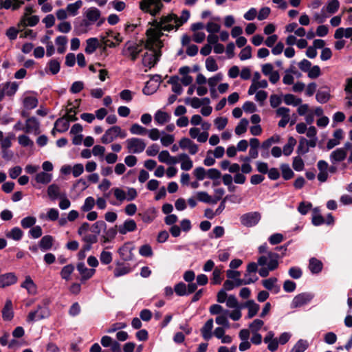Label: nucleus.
<instances>
[{
    "mask_svg": "<svg viewBox=\"0 0 352 352\" xmlns=\"http://www.w3.org/2000/svg\"><path fill=\"white\" fill-rule=\"evenodd\" d=\"M163 7L161 0H141L140 2V8L153 16L159 14Z\"/></svg>",
    "mask_w": 352,
    "mask_h": 352,
    "instance_id": "f257e3e1",
    "label": "nucleus"
},
{
    "mask_svg": "<svg viewBox=\"0 0 352 352\" xmlns=\"http://www.w3.org/2000/svg\"><path fill=\"white\" fill-rule=\"evenodd\" d=\"M126 136V133L122 131L120 126H113L105 131L104 134L101 138V142L107 144L113 142L117 137L124 138Z\"/></svg>",
    "mask_w": 352,
    "mask_h": 352,
    "instance_id": "f03ea898",
    "label": "nucleus"
},
{
    "mask_svg": "<svg viewBox=\"0 0 352 352\" xmlns=\"http://www.w3.org/2000/svg\"><path fill=\"white\" fill-rule=\"evenodd\" d=\"M140 45L135 43H133L131 41H128L124 45L122 54L125 56L130 57V59L133 62H135L142 52V49L139 48Z\"/></svg>",
    "mask_w": 352,
    "mask_h": 352,
    "instance_id": "7ed1b4c3",
    "label": "nucleus"
},
{
    "mask_svg": "<svg viewBox=\"0 0 352 352\" xmlns=\"http://www.w3.org/2000/svg\"><path fill=\"white\" fill-rule=\"evenodd\" d=\"M261 216L258 212H250L242 214L240 217L241 223L248 228L256 226L261 220Z\"/></svg>",
    "mask_w": 352,
    "mask_h": 352,
    "instance_id": "20e7f679",
    "label": "nucleus"
},
{
    "mask_svg": "<svg viewBox=\"0 0 352 352\" xmlns=\"http://www.w3.org/2000/svg\"><path fill=\"white\" fill-rule=\"evenodd\" d=\"M314 297V295L309 292H302L296 295L291 303L292 308L300 307L309 303Z\"/></svg>",
    "mask_w": 352,
    "mask_h": 352,
    "instance_id": "39448f33",
    "label": "nucleus"
},
{
    "mask_svg": "<svg viewBox=\"0 0 352 352\" xmlns=\"http://www.w3.org/2000/svg\"><path fill=\"white\" fill-rule=\"evenodd\" d=\"M127 148L133 153H140L144 151L146 144L142 139L132 138L126 140Z\"/></svg>",
    "mask_w": 352,
    "mask_h": 352,
    "instance_id": "423d86ee",
    "label": "nucleus"
},
{
    "mask_svg": "<svg viewBox=\"0 0 352 352\" xmlns=\"http://www.w3.org/2000/svg\"><path fill=\"white\" fill-rule=\"evenodd\" d=\"M135 246L131 242H126L122 247L118 249V254L123 261H130L133 260L134 255L133 250Z\"/></svg>",
    "mask_w": 352,
    "mask_h": 352,
    "instance_id": "0eeeda50",
    "label": "nucleus"
},
{
    "mask_svg": "<svg viewBox=\"0 0 352 352\" xmlns=\"http://www.w3.org/2000/svg\"><path fill=\"white\" fill-rule=\"evenodd\" d=\"M76 268L81 275L80 282L82 283L90 279L96 272V270L87 268L83 262L78 263Z\"/></svg>",
    "mask_w": 352,
    "mask_h": 352,
    "instance_id": "6e6552de",
    "label": "nucleus"
},
{
    "mask_svg": "<svg viewBox=\"0 0 352 352\" xmlns=\"http://www.w3.org/2000/svg\"><path fill=\"white\" fill-rule=\"evenodd\" d=\"M25 132L30 133L34 132L35 134L40 133V123L36 117L28 118L26 120Z\"/></svg>",
    "mask_w": 352,
    "mask_h": 352,
    "instance_id": "1a4fd4ad",
    "label": "nucleus"
},
{
    "mask_svg": "<svg viewBox=\"0 0 352 352\" xmlns=\"http://www.w3.org/2000/svg\"><path fill=\"white\" fill-rule=\"evenodd\" d=\"M17 277L14 273L8 272L0 275V288H4L15 284L17 282Z\"/></svg>",
    "mask_w": 352,
    "mask_h": 352,
    "instance_id": "9d476101",
    "label": "nucleus"
},
{
    "mask_svg": "<svg viewBox=\"0 0 352 352\" xmlns=\"http://www.w3.org/2000/svg\"><path fill=\"white\" fill-rule=\"evenodd\" d=\"M1 313L2 318L4 321H10L14 318L12 302L10 299L6 300Z\"/></svg>",
    "mask_w": 352,
    "mask_h": 352,
    "instance_id": "9b49d317",
    "label": "nucleus"
},
{
    "mask_svg": "<svg viewBox=\"0 0 352 352\" xmlns=\"http://www.w3.org/2000/svg\"><path fill=\"white\" fill-rule=\"evenodd\" d=\"M213 328V319L210 318L200 329L203 338L208 341L212 336V330Z\"/></svg>",
    "mask_w": 352,
    "mask_h": 352,
    "instance_id": "f8f14e48",
    "label": "nucleus"
},
{
    "mask_svg": "<svg viewBox=\"0 0 352 352\" xmlns=\"http://www.w3.org/2000/svg\"><path fill=\"white\" fill-rule=\"evenodd\" d=\"M137 229V225L133 219H126L123 225L118 227V231L122 234H126L129 232H133Z\"/></svg>",
    "mask_w": 352,
    "mask_h": 352,
    "instance_id": "ddd939ff",
    "label": "nucleus"
},
{
    "mask_svg": "<svg viewBox=\"0 0 352 352\" xmlns=\"http://www.w3.org/2000/svg\"><path fill=\"white\" fill-rule=\"evenodd\" d=\"M242 307H247L248 309V318H252L254 317L260 309L259 305L256 304L253 300L246 301Z\"/></svg>",
    "mask_w": 352,
    "mask_h": 352,
    "instance_id": "4468645a",
    "label": "nucleus"
},
{
    "mask_svg": "<svg viewBox=\"0 0 352 352\" xmlns=\"http://www.w3.org/2000/svg\"><path fill=\"white\" fill-rule=\"evenodd\" d=\"M346 151L342 148H339L331 153L330 159L332 163L339 162L343 161L346 157Z\"/></svg>",
    "mask_w": 352,
    "mask_h": 352,
    "instance_id": "2eb2a0df",
    "label": "nucleus"
},
{
    "mask_svg": "<svg viewBox=\"0 0 352 352\" xmlns=\"http://www.w3.org/2000/svg\"><path fill=\"white\" fill-rule=\"evenodd\" d=\"M54 238L51 235H45L39 241L38 246L43 252L50 250L53 246Z\"/></svg>",
    "mask_w": 352,
    "mask_h": 352,
    "instance_id": "dca6fc26",
    "label": "nucleus"
},
{
    "mask_svg": "<svg viewBox=\"0 0 352 352\" xmlns=\"http://www.w3.org/2000/svg\"><path fill=\"white\" fill-rule=\"evenodd\" d=\"M19 88V84L17 82H7L3 84V89L4 90L7 96L12 97L17 91Z\"/></svg>",
    "mask_w": 352,
    "mask_h": 352,
    "instance_id": "f3484780",
    "label": "nucleus"
},
{
    "mask_svg": "<svg viewBox=\"0 0 352 352\" xmlns=\"http://www.w3.org/2000/svg\"><path fill=\"white\" fill-rule=\"evenodd\" d=\"M323 267V264L321 261L316 258H311L309 259V269L312 274L320 273Z\"/></svg>",
    "mask_w": 352,
    "mask_h": 352,
    "instance_id": "a211bd4d",
    "label": "nucleus"
},
{
    "mask_svg": "<svg viewBox=\"0 0 352 352\" xmlns=\"http://www.w3.org/2000/svg\"><path fill=\"white\" fill-rule=\"evenodd\" d=\"M54 126L55 128H58L56 129V131L59 133H64L67 131L69 129V120H67L66 118H65V116H63V117L59 118L56 120Z\"/></svg>",
    "mask_w": 352,
    "mask_h": 352,
    "instance_id": "6ab92c4d",
    "label": "nucleus"
},
{
    "mask_svg": "<svg viewBox=\"0 0 352 352\" xmlns=\"http://www.w3.org/2000/svg\"><path fill=\"white\" fill-rule=\"evenodd\" d=\"M100 11L95 7L89 8L85 13L86 18L91 23L97 21L100 19Z\"/></svg>",
    "mask_w": 352,
    "mask_h": 352,
    "instance_id": "aec40b11",
    "label": "nucleus"
},
{
    "mask_svg": "<svg viewBox=\"0 0 352 352\" xmlns=\"http://www.w3.org/2000/svg\"><path fill=\"white\" fill-rule=\"evenodd\" d=\"M178 159L182 161L181 168L184 170H189L192 168V161L186 153H181L178 155Z\"/></svg>",
    "mask_w": 352,
    "mask_h": 352,
    "instance_id": "412c9836",
    "label": "nucleus"
},
{
    "mask_svg": "<svg viewBox=\"0 0 352 352\" xmlns=\"http://www.w3.org/2000/svg\"><path fill=\"white\" fill-rule=\"evenodd\" d=\"M87 46L85 52L87 54L94 53L96 50L99 47V41L97 38H89L86 41Z\"/></svg>",
    "mask_w": 352,
    "mask_h": 352,
    "instance_id": "4be33fe9",
    "label": "nucleus"
},
{
    "mask_svg": "<svg viewBox=\"0 0 352 352\" xmlns=\"http://www.w3.org/2000/svg\"><path fill=\"white\" fill-rule=\"evenodd\" d=\"M60 69V62L56 59L52 58L47 63V68H45V72L46 73L50 72L52 75H56L59 72Z\"/></svg>",
    "mask_w": 352,
    "mask_h": 352,
    "instance_id": "5701e85b",
    "label": "nucleus"
},
{
    "mask_svg": "<svg viewBox=\"0 0 352 352\" xmlns=\"http://www.w3.org/2000/svg\"><path fill=\"white\" fill-rule=\"evenodd\" d=\"M179 78L178 76H173L168 80V83L172 85V91L177 95L182 94L183 88L182 85L178 82Z\"/></svg>",
    "mask_w": 352,
    "mask_h": 352,
    "instance_id": "b1692460",
    "label": "nucleus"
},
{
    "mask_svg": "<svg viewBox=\"0 0 352 352\" xmlns=\"http://www.w3.org/2000/svg\"><path fill=\"white\" fill-rule=\"evenodd\" d=\"M324 88L326 89L327 91L318 90L316 95V100L321 104L327 102L331 98L329 87H324Z\"/></svg>",
    "mask_w": 352,
    "mask_h": 352,
    "instance_id": "393cba45",
    "label": "nucleus"
},
{
    "mask_svg": "<svg viewBox=\"0 0 352 352\" xmlns=\"http://www.w3.org/2000/svg\"><path fill=\"white\" fill-rule=\"evenodd\" d=\"M154 119L158 124L163 125L170 120V116L165 111L158 110L155 114Z\"/></svg>",
    "mask_w": 352,
    "mask_h": 352,
    "instance_id": "a878e982",
    "label": "nucleus"
},
{
    "mask_svg": "<svg viewBox=\"0 0 352 352\" xmlns=\"http://www.w3.org/2000/svg\"><path fill=\"white\" fill-rule=\"evenodd\" d=\"M280 169L282 173V177L285 180H289L294 177V173L288 164H281Z\"/></svg>",
    "mask_w": 352,
    "mask_h": 352,
    "instance_id": "bb28decb",
    "label": "nucleus"
},
{
    "mask_svg": "<svg viewBox=\"0 0 352 352\" xmlns=\"http://www.w3.org/2000/svg\"><path fill=\"white\" fill-rule=\"evenodd\" d=\"M159 61V59L155 60L153 54H148L146 52L142 58V64L145 67H148L149 69L153 67Z\"/></svg>",
    "mask_w": 352,
    "mask_h": 352,
    "instance_id": "cd10ccee",
    "label": "nucleus"
},
{
    "mask_svg": "<svg viewBox=\"0 0 352 352\" xmlns=\"http://www.w3.org/2000/svg\"><path fill=\"white\" fill-rule=\"evenodd\" d=\"M296 144V140L294 138L290 136L288 138L287 143L283 146V153L285 155L289 156L294 151V147Z\"/></svg>",
    "mask_w": 352,
    "mask_h": 352,
    "instance_id": "c85d7f7f",
    "label": "nucleus"
},
{
    "mask_svg": "<svg viewBox=\"0 0 352 352\" xmlns=\"http://www.w3.org/2000/svg\"><path fill=\"white\" fill-rule=\"evenodd\" d=\"M284 102L287 105L298 106L302 103V99L296 98L292 94H287L284 96Z\"/></svg>",
    "mask_w": 352,
    "mask_h": 352,
    "instance_id": "c756f323",
    "label": "nucleus"
},
{
    "mask_svg": "<svg viewBox=\"0 0 352 352\" xmlns=\"http://www.w3.org/2000/svg\"><path fill=\"white\" fill-rule=\"evenodd\" d=\"M47 195L52 200L60 197L59 186L55 184L50 185L47 188Z\"/></svg>",
    "mask_w": 352,
    "mask_h": 352,
    "instance_id": "7c9ffc66",
    "label": "nucleus"
},
{
    "mask_svg": "<svg viewBox=\"0 0 352 352\" xmlns=\"http://www.w3.org/2000/svg\"><path fill=\"white\" fill-rule=\"evenodd\" d=\"M249 121L247 118H242L235 127L234 132L237 135L245 133L247 131Z\"/></svg>",
    "mask_w": 352,
    "mask_h": 352,
    "instance_id": "2f4dec72",
    "label": "nucleus"
},
{
    "mask_svg": "<svg viewBox=\"0 0 352 352\" xmlns=\"http://www.w3.org/2000/svg\"><path fill=\"white\" fill-rule=\"evenodd\" d=\"M82 1L78 0L74 3H69L66 8L67 12H69L72 16H76L78 13V10L82 7Z\"/></svg>",
    "mask_w": 352,
    "mask_h": 352,
    "instance_id": "473e14b6",
    "label": "nucleus"
},
{
    "mask_svg": "<svg viewBox=\"0 0 352 352\" xmlns=\"http://www.w3.org/2000/svg\"><path fill=\"white\" fill-rule=\"evenodd\" d=\"M35 180L38 184H47L52 180V175L45 172H40L36 175Z\"/></svg>",
    "mask_w": 352,
    "mask_h": 352,
    "instance_id": "72a5a7b5",
    "label": "nucleus"
},
{
    "mask_svg": "<svg viewBox=\"0 0 352 352\" xmlns=\"http://www.w3.org/2000/svg\"><path fill=\"white\" fill-rule=\"evenodd\" d=\"M309 346L308 342L305 340L300 339L292 349L290 352H305Z\"/></svg>",
    "mask_w": 352,
    "mask_h": 352,
    "instance_id": "f704fd0d",
    "label": "nucleus"
},
{
    "mask_svg": "<svg viewBox=\"0 0 352 352\" xmlns=\"http://www.w3.org/2000/svg\"><path fill=\"white\" fill-rule=\"evenodd\" d=\"M229 314L228 310H225L223 315H220L216 317L215 322L217 324L223 326V327L225 328H229L230 327V323L228 320L227 316Z\"/></svg>",
    "mask_w": 352,
    "mask_h": 352,
    "instance_id": "c9c22d12",
    "label": "nucleus"
},
{
    "mask_svg": "<svg viewBox=\"0 0 352 352\" xmlns=\"http://www.w3.org/2000/svg\"><path fill=\"white\" fill-rule=\"evenodd\" d=\"M38 103V99L33 96H27L23 100V105L25 108L32 109L37 107Z\"/></svg>",
    "mask_w": 352,
    "mask_h": 352,
    "instance_id": "e433bc0d",
    "label": "nucleus"
},
{
    "mask_svg": "<svg viewBox=\"0 0 352 352\" xmlns=\"http://www.w3.org/2000/svg\"><path fill=\"white\" fill-rule=\"evenodd\" d=\"M107 229V223L104 221H98L94 223L90 230L91 231L96 235H98L101 230H106Z\"/></svg>",
    "mask_w": 352,
    "mask_h": 352,
    "instance_id": "4c0bfd02",
    "label": "nucleus"
},
{
    "mask_svg": "<svg viewBox=\"0 0 352 352\" xmlns=\"http://www.w3.org/2000/svg\"><path fill=\"white\" fill-rule=\"evenodd\" d=\"M23 231L18 227L13 228L10 232L6 234L8 238L12 239L15 241H19L23 236Z\"/></svg>",
    "mask_w": 352,
    "mask_h": 352,
    "instance_id": "58836bf2",
    "label": "nucleus"
},
{
    "mask_svg": "<svg viewBox=\"0 0 352 352\" xmlns=\"http://www.w3.org/2000/svg\"><path fill=\"white\" fill-rule=\"evenodd\" d=\"M74 270V266L72 264H69L63 267L60 271V276L63 279L68 280L70 279V275Z\"/></svg>",
    "mask_w": 352,
    "mask_h": 352,
    "instance_id": "ea45409f",
    "label": "nucleus"
},
{
    "mask_svg": "<svg viewBox=\"0 0 352 352\" xmlns=\"http://www.w3.org/2000/svg\"><path fill=\"white\" fill-rule=\"evenodd\" d=\"M174 291L179 296H188L187 285L182 281L175 285Z\"/></svg>",
    "mask_w": 352,
    "mask_h": 352,
    "instance_id": "a19ab883",
    "label": "nucleus"
},
{
    "mask_svg": "<svg viewBox=\"0 0 352 352\" xmlns=\"http://www.w3.org/2000/svg\"><path fill=\"white\" fill-rule=\"evenodd\" d=\"M307 139L304 137H300V139L299 140V144L296 150V153L299 155H302L306 154L309 152V148L307 146V144H306Z\"/></svg>",
    "mask_w": 352,
    "mask_h": 352,
    "instance_id": "79ce46f5",
    "label": "nucleus"
},
{
    "mask_svg": "<svg viewBox=\"0 0 352 352\" xmlns=\"http://www.w3.org/2000/svg\"><path fill=\"white\" fill-rule=\"evenodd\" d=\"M340 2L338 0H329L327 4V12L330 14H335L339 9Z\"/></svg>",
    "mask_w": 352,
    "mask_h": 352,
    "instance_id": "37998d69",
    "label": "nucleus"
},
{
    "mask_svg": "<svg viewBox=\"0 0 352 352\" xmlns=\"http://www.w3.org/2000/svg\"><path fill=\"white\" fill-rule=\"evenodd\" d=\"M36 217H32V216H28V217L23 218L21 221V225L23 228L27 229V228H32V226H34V224L36 223Z\"/></svg>",
    "mask_w": 352,
    "mask_h": 352,
    "instance_id": "c03bdc74",
    "label": "nucleus"
},
{
    "mask_svg": "<svg viewBox=\"0 0 352 352\" xmlns=\"http://www.w3.org/2000/svg\"><path fill=\"white\" fill-rule=\"evenodd\" d=\"M148 130L140 125L138 123H135L131 125L130 128V132L132 134L144 135L147 133Z\"/></svg>",
    "mask_w": 352,
    "mask_h": 352,
    "instance_id": "a18cd8bd",
    "label": "nucleus"
},
{
    "mask_svg": "<svg viewBox=\"0 0 352 352\" xmlns=\"http://www.w3.org/2000/svg\"><path fill=\"white\" fill-rule=\"evenodd\" d=\"M21 287L25 288L29 293H32L36 289V285L33 282L30 276L25 277L24 282L21 285Z\"/></svg>",
    "mask_w": 352,
    "mask_h": 352,
    "instance_id": "49530a36",
    "label": "nucleus"
},
{
    "mask_svg": "<svg viewBox=\"0 0 352 352\" xmlns=\"http://www.w3.org/2000/svg\"><path fill=\"white\" fill-rule=\"evenodd\" d=\"M91 25V23L88 19H82L78 25H75V30L78 32V34L85 33L87 32V28Z\"/></svg>",
    "mask_w": 352,
    "mask_h": 352,
    "instance_id": "de8ad7c7",
    "label": "nucleus"
},
{
    "mask_svg": "<svg viewBox=\"0 0 352 352\" xmlns=\"http://www.w3.org/2000/svg\"><path fill=\"white\" fill-rule=\"evenodd\" d=\"M91 25V23L88 19H82L78 25H75V30L78 32V34L85 33L87 32V28Z\"/></svg>",
    "mask_w": 352,
    "mask_h": 352,
    "instance_id": "09e8293b",
    "label": "nucleus"
},
{
    "mask_svg": "<svg viewBox=\"0 0 352 352\" xmlns=\"http://www.w3.org/2000/svg\"><path fill=\"white\" fill-rule=\"evenodd\" d=\"M91 25V23L88 19H82L78 25H75V30L78 32V34L85 33L87 32V28Z\"/></svg>",
    "mask_w": 352,
    "mask_h": 352,
    "instance_id": "8fccbe9b",
    "label": "nucleus"
},
{
    "mask_svg": "<svg viewBox=\"0 0 352 352\" xmlns=\"http://www.w3.org/2000/svg\"><path fill=\"white\" fill-rule=\"evenodd\" d=\"M139 253L141 256L144 257H151L153 254L151 246L149 244H144L139 249Z\"/></svg>",
    "mask_w": 352,
    "mask_h": 352,
    "instance_id": "3c124183",
    "label": "nucleus"
},
{
    "mask_svg": "<svg viewBox=\"0 0 352 352\" xmlns=\"http://www.w3.org/2000/svg\"><path fill=\"white\" fill-rule=\"evenodd\" d=\"M305 166L302 159L298 155L293 158L292 167L296 171H301Z\"/></svg>",
    "mask_w": 352,
    "mask_h": 352,
    "instance_id": "603ef678",
    "label": "nucleus"
},
{
    "mask_svg": "<svg viewBox=\"0 0 352 352\" xmlns=\"http://www.w3.org/2000/svg\"><path fill=\"white\" fill-rule=\"evenodd\" d=\"M206 67L209 72H215L218 69V65L215 59L210 56L206 60Z\"/></svg>",
    "mask_w": 352,
    "mask_h": 352,
    "instance_id": "864d4df0",
    "label": "nucleus"
},
{
    "mask_svg": "<svg viewBox=\"0 0 352 352\" xmlns=\"http://www.w3.org/2000/svg\"><path fill=\"white\" fill-rule=\"evenodd\" d=\"M289 276L294 279H299L302 276V271L299 267H292L289 269Z\"/></svg>",
    "mask_w": 352,
    "mask_h": 352,
    "instance_id": "5fc2aeb1",
    "label": "nucleus"
},
{
    "mask_svg": "<svg viewBox=\"0 0 352 352\" xmlns=\"http://www.w3.org/2000/svg\"><path fill=\"white\" fill-rule=\"evenodd\" d=\"M312 204L310 202L302 201L299 204L298 211L302 215L308 213L309 210L311 208Z\"/></svg>",
    "mask_w": 352,
    "mask_h": 352,
    "instance_id": "6e6d98bb",
    "label": "nucleus"
},
{
    "mask_svg": "<svg viewBox=\"0 0 352 352\" xmlns=\"http://www.w3.org/2000/svg\"><path fill=\"white\" fill-rule=\"evenodd\" d=\"M193 174L198 181H202L206 177L207 171L204 168L199 166L194 169Z\"/></svg>",
    "mask_w": 352,
    "mask_h": 352,
    "instance_id": "4d7b16f0",
    "label": "nucleus"
},
{
    "mask_svg": "<svg viewBox=\"0 0 352 352\" xmlns=\"http://www.w3.org/2000/svg\"><path fill=\"white\" fill-rule=\"evenodd\" d=\"M278 279L276 277H271L270 278L263 280L262 285L265 289L272 291Z\"/></svg>",
    "mask_w": 352,
    "mask_h": 352,
    "instance_id": "13d9d810",
    "label": "nucleus"
},
{
    "mask_svg": "<svg viewBox=\"0 0 352 352\" xmlns=\"http://www.w3.org/2000/svg\"><path fill=\"white\" fill-rule=\"evenodd\" d=\"M131 270L129 266H122L120 267H116L113 271L115 277H120L126 275L131 272Z\"/></svg>",
    "mask_w": 352,
    "mask_h": 352,
    "instance_id": "bf43d9fd",
    "label": "nucleus"
},
{
    "mask_svg": "<svg viewBox=\"0 0 352 352\" xmlns=\"http://www.w3.org/2000/svg\"><path fill=\"white\" fill-rule=\"evenodd\" d=\"M252 48L250 45L245 47L239 54L241 60H245L250 58L252 57Z\"/></svg>",
    "mask_w": 352,
    "mask_h": 352,
    "instance_id": "052dcab7",
    "label": "nucleus"
},
{
    "mask_svg": "<svg viewBox=\"0 0 352 352\" xmlns=\"http://www.w3.org/2000/svg\"><path fill=\"white\" fill-rule=\"evenodd\" d=\"M184 102L186 104H190L191 107L194 109H198L202 105V102L199 98H186L184 100Z\"/></svg>",
    "mask_w": 352,
    "mask_h": 352,
    "instance_id": "680f3d73",
    "label": "nucleus"
},
{
    "mask_svg": "<svg viewBox=\"0 0 352 352\" xmlns=\"http://www.w3.org/2000/svg\"><path fill=\"white\" fill-rule=\"evenodd\" d=\"M94 199L92 197H88L85 200V203L82 206V210L85 212L90 211L94 208Z\"/></svg>",
    "mask_w": 352,
    "mask_h": 352,
    "instance_id": "e2e57ef3",
    "label": "nucleus"
},
{
    "mask_svg": "<svg viewBox=\"0 0 352 352\" xmlns=\"http://www.w3.org/2000/svg\"><path fill=\"white\" fill-rule=\"evenodd\" d=\"M264 322L262 320L255 319L252 323L250 324L249 327L252 333H256L263 326Z\"/></svg>",
    "mask_w": 352,
    "mask_h": 352,
    "instance_id": "0e129e2a",
    "label": "nucleus"
},
{
    "mask_svg": "<svg viewBox=\"0 0 352 352\" xmlns=\"http://www.w3.org/2000/svg\"><path fill=\"white\" fill-rule=\"evenodd\" d=\"M284 239V236L280 233H275L272 234L269 239L268 241L271 245H277L280 243H281Z\"/></svg>",
    "mask_w": 352,
    "mask_h": 352,
    "instance_id": "69168bd1",
    "label": "nucleus"
},
{
    "mask_svg": "<svg viewBox=\"0 0 352 352\" xmlns=\"http://www.w3.org/2000/svg\"><path fill=\"white\" fill-rule=\"evenodd\" d=\"M84 89V82L82 81H75L72 83L69 91L72 94H78Z\"/></svg>",
    "mask_w": 352,
    "mask_h": 352,
    "instance_id": "338daca9",
    "label": "nucleus"
},
{
    "mask_svg": "<svg viewBox=\"0 0 352 352\" xmlns=\"http://www.w3.org/2000/svg\"><path fill=\"white\" fill-rule=\"evenodd\" d=\"M214 122L217 129L221 131L228 124V119L225 117H218L214 120Z\"/></svg>",
    "mask_w": 352,
    "mask_h": 352,
    "instance_id": "774afa93",
    "label": "nucleus"
}]
</instances>
